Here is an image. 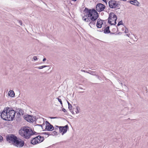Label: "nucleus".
I'll use <instances>...</instances> for the list:
<instances>
[{
	"label": "nucleus",
	"mask_w": 148,
	"mask_h": 148,
	"mask_svg": "<svg viewBox=\"0 0 148 148\" xmlns=\"http://www.w3.org/2000/svg\"><path fill=\"white\" fill-rule=\"evenodd\" d=\"M105 8L106 6L101 3H98L96 5V10L94 9H88L85 8L84 12L86 14L82 17V20L85 22H89L88 25L91 27V25H95L96 21L99 16L97 11L100 12L103 11Z\"/></svg>",
	"instance_id": "nucleus-1"
},
{
	"label": "nucleus",
	"mask_w": 148,
	"mask_h": 148,
	"mask_svg": "<svg viewBox=\"0 0 148 148\" xmlns=\"http://www.w3.org/2000/svg\"><path fill=\"white\" fill-rule=\"evenodd\" d=\"M31 129L27 126L21 127L19 131L20 135L24 138L29 139L31 136Z\"/></svg>",
	"instance_id": "nucleus-2"
},
{
	"label": "nucleus",
	"mask_w": 148,
	"mask_h": 148,
	"mask_svg": "<svg viewBox=\"0 0 148 148\" xmlns=\"http://www.w3.org/2000/svg\"><path fill=\"white\" fill-rule=\"evenodd\" d=\"M8 109L6 118L8 121H12L15 117L16 114V112L12 108L7 107Z\"/></svg>",
	"instance_id": "nucleus-3"
},
{
	"label": "nucleus",
	"mask_w": 148,
	"mask_h": 148,
	"mask_svg": "<svg viewBox=\"0 0 148 148\" xmlns=\"http://www.w3.org/2000/svg\"><path fill=\"white\" fill-rule=\"evenodd\" d=\"M117 16L113 12H110L108 18V23L111 25H115L116 23Z\"/></svg>",
	"instance_id": "nucleus-4"
},
{
	"label": "nucleus",
	"mask_w": 148,
	"mask_h": 148,
	"mask_svg": "<svg viewBox=\"0 0 148 148\" xmlns=\"http://www.w3.org/2000/svg\"><path fill=\"white\" fill-rule=\"evenodd\" d=\"M44 140V137L38 135L34 138L31 140L30 143L33 145H35L43 142Z\"/></svg>",
	"instance_id": "nucleus-5"
},
{
	"label": "nucleus",
	"mask_w": 148,
	"mask_h": 148,
	"mask_svg": "<svg viewBox=\"0 0 148 148\" xmlns=\"http://www.w3.org/2000/svg\"><path fill=\"white\" fill-rule=\"evenodd\" d=\"M17 137L13 134H9L6 136V140L8 141L9 143L12 142V144L13 145L17 139Z\"/></svg>",
	"instance_id": "nucleus-6"
},
{
	"label": "nucleus",
	"mask_w": 148,
	"mask_h": 148,
	"mask_svg": "<svg viewBox=\"0 0 148 148\" xmlns=\"http://www.w3.org/2000/svg\"><path fill=\"white\" fill-rule=\"evenodd\" d=\"M24 141L20 138H17L13 145L17 147L21 148L25 145Z\"/></svg>",
	"instance_id": "nucleus-7"
},
{
	"label": "nucleus",
	"mask_w": 148,
	"mask_h": 148,
	"mask_svg": "<svg viewBox=\"0 0 148 148\" xmlns=\"http://www.w3.org/2000/svg\"><path fill=\"white\" fill-rule=\"evenodd\" d=\"M56 126L58 127H59L60 132L61 133H62V135L66 132L68 129L69 128V126L68 125L64 126Z\"/></svg>",
	"instance_id": "nucleus-8"
},
{
	"label": "nucleus",
	"mask_w": 148,
	"mask_h": 148,
	"mask_svg": "<svg viewBox=\"0 0 148 148\" xmlns=\"http://www.w3.org/2000/svg\"><path fill=\"white\" fill-rule=\"evenodd\" d=\"M8 111V109H7V108L6 107L4 108V110L1 113V118L4 120L8 121V119L6 118Z\"/></svg>",
	"instance_id": "nucleus-9"
},
{
	"label": "nucleus",
	"mask_w": 148,
	"mask_h": 148,
	"mask_svg": "<svg viewBox=\"0 0 148 148\" xmlns=\"http://www.w3.org/2000/svg\"><path fill=\"white\" fill-rule=\"evenodd\" d=\"M116 1L114 0H111L108 2L109 6L111 8H115Z\"/></svg>",
	"instance_id": "nucleus-10"
},
{
	"label": "nucleus",
	"mask_w": 148,
	"mask_h": 148,
	"mask_svg": "<svg viewBox=\"0 0 148 148\" xmlns=\"http://www.w3.org/2000/svg\"><path fill=\"white\" fill-rule=\"evenodd\" d=\"M54 129V127L52 125L50 124L48 125H46L45 129L43 130V131H51L53 130Z\"/></svg>",
	"instance_id": "nucleus-11"
},
{
	"label": "nucleus",
	"mask_w": 148,
	"mask_h": 148,
	"mask_svg": "<svg viewBox=\"0 0 148 148\" xmlns=\"http://www.w3.org/2000/svg\"><path fill=\"white\" fill-rule=\"evenodd\" d=\"M25 119L28 122H33L35 121V120L32 118V116L29 115L25 117Z\"/></svg>",
	"instance_id": "nucleus-12"
},
{
	"label": "nucleus",
	"mask_w": 148,
	"mask_h": 148,
	"mask_svg": "<svg viewBox=\"0 0 148 148\" xmlns=\"http://www.w3.org/2000/svg\"><path fill=\"white\" fill-rule=\"evenodd\" d=\"M97 21L96 24L97 27L98 28H101L103 24L102 20L100 18L97 19Z\"/></svg>",
	"instance_id": "nucleus-13"
},
{
	"label": "nucleus",
	"mask_w": 148,
	"mask_h": 148,
	"mask_svg": "<svg viewBox=\"0 0 148 148\" xmlns=\"http://www.w3.org/2000/svg\"><path fill=\"white\" fill-rule=\"evenodd\" d=\"M110 27L108 26L106 27H105L104 29V33L105 34H108L110 33Z\"/></svg>",
	"instance_id": "nucleus-14"
},
{
	"label": "nucleus",
	"mask_w": 148,
	"mask_h": 148,
	"mask_svg": "<svg viewBox=\"0 0 148 148\" xmlns=\"http://www.w3.org/2000/svg\"><path fill=\"white\" fill-rule=\"evenodd\" d=\"M130 2L132 4L138 6L139 4V2L136 0L130 1Z\"/></svg>",
	"instance_id": "nucleus-15"
},
{
	"label": "nucleus",
	"mask_w": 148,
	"mask_h": 148,
	"mask_svg": "<svg viewBox=\"0 0 148 148\" xmlns=\"http://www.w3.org/2000/svg\"><path fill=\"white\" fill-rule=\"evenodd\" d=\"M8 95L11 97H13L15 95L14 91L12 90H10L8 93Z\"/></svg>",
	"instance_id": "nucleus-16"
},
{
	"label": "nucleus",
	"mask_w": 148,
	"mask_h": 148,
	"mask_svg": "<svg viewBox=\"0 0 148 148\" xmlns=\"http://www.w3.org/2000/svg\"><path fill=\"white\" fill-rule=\"evenodd\" d=\"M31 136L34 135H38V134H41L40 133H38L35 131L33 132L32 129H31Z\"/></svg>",
	"instance_id": "nucleus-17"
},
{
	"label": "nucleus",
	"mask_w": 148,
	"mask_h": 148,
	"mask_svg": "<svg viewBox=\"0 0 148 148\" xmlns=\"http://www.w3.org/2000/svg\"><path fill=\"white\" fill-rule=\"evenodd\" d=\"M40 133L42 134H45V135H48V136L47 137H48L50 135H51V132H44L42 133Z\"/></svg>",
	"instance_id": "nucleus-18"
},
{
	"label": "nucleus",
	"mask_w": 148,
	"mask_h": 148,
	"mask_svg": "<svg viewBox=\"0 0 148 148\" xmlns=\"http://www.w3.org/2000/svg\"><path fill=\"white\" fill-rule=\"evenodd\" d=\"M88 71L89 72H88V73L93 75H96L95 73L96 72L95 71H92L90 70H89Z\"/></svg>",
	"instance_id": "nucleus-19"
},
{
	"label": "nucleus",
	"mask_w": 148,
	"mask_h": 148,
	"mask_svg": "<svg viewBox=\"0 0 148 148\" xmlns=\"http://www.w3.org/2000/svg\"><path fill=\"white\" fill-rule=\"evenodd\" d=\"M51 135L52 136H55L58 135V133L56 131H54L51 132Z\"/></svg>",
	"instance_id": "nucleus-20"
},
{
	"label": "nucleus",
	"mask_w": 148,
	"mask_h": 148,
	"mask_svg": "<svg viewBox=\"0 0 148 148\" xmlns=\"http://www.w3.org/2000/svg\"><path fill=\"white\" fill-rule=\"evenodd\" d=\"M47 66H47V65H43V66H39V67H35V68L38 69H42L45 67H46Z\"/></svg>",
	"instance_id": "nucleus-21"
},
{
	"label": "nucleus",
	"mask_w": 148,
	"mask_h": 148,
	"mask_svg": "<svg viewBox=\"0 0 148 148\" xmlns=\"http://www.w3.org/2000/svg\"><path fill=\"white\" fill-rule=\"evenodd\" d=\"M18 113H19L21 114H22V115H23L24 114V111L23 110L20 109V110H19Z\"/></svg>",
	"instance_id": "nucleus-22"
},
{
	"label": "nucleus",
	"mask_w": 148,
	"mask_h": 148,
	"mask_svg": "<svg viewBox=\"0 0 148 148\" xmlns=\"http://www.w3.org/2000/svg\"><path fill=\"white\" fill-rule=\"evenodd\" d=\"M123 25V21H121L119 22L118 23V24L117 25V26H118L121 25Z\"/></svg>",
	"instance_id": "nucleus-23"
},
{
	"label": "nucleus",
	"mask_w": 148,
	"mask_h": 148,
	"mask_svg": "<svg viewBox=\"0 0 148 148\" xmlns=\"http://www.w3.org/2000/svg\"><path fill=\"white\" fill-rule=\"evenodd\" d=\"M116 8L117 9H120V6L118 4L116 3V5L115 7V8Z\"/></svg>",
	"instance_id": "nucleus-24"
},
{
	"label": "nucleus",
	"mask_w": 148,
	"mask_h": 148,
	"mask_svg": "<svg viewBox=\"0 0 148 148\" xmlns=\"http://www.w3.org/2000/svg\"><path fill=\"white\" fill-rule=\"evenodd\" d=\"M72 105L71 104H69V109L70 111H71V110H72Z\"/></svg>",
	"instance_id": "nucleus-25"
},
{
	"label": "nucleus",
	"mask_w": 148,
	"mask_h": 148,
	"mask_svg": "<svg viewBox=\"0 0 148 148\" xmlns=\"http://www.w3.org/2000/svg\"><path fill=\"white\" fill-rule=\"evenodd\" d=\"M21 116V114L19 113H17L16 117L17 118L19 119L20 118Z\"/></svg>",
	"instance_id": "nucleus-26"
},
{
	"label": "nucleus",
	"mask_w": 148,
	"mask_h": 148,
	"mask_svg": "<svg viewBox=\"0 0 148 148\" xmlns=\"http://www.w3.org/2000/svg\"><path fill=\"white\" fill-rule=\"evenodd\" d=\"M17 21L19 23L20 25H22L23 23L22 21L21 20H17Z\"/></svg>",
	"instance_id": "nucleus-27"
},
{
	"label": "nucleus",
	"mask_w": 148,
	"mask_h": 148,
	"mask_svg": "<svg viewBox=\"0 0 148 148\" xmlns=\"http://www.w3.org/2000/svg\"><path fill=\"white\" fill-rule=\"evenodd\" d=\"M128 32V30L127 28L125 27V32L126 33H127Z\"/></svg>",
	"instance_id": "nucleus-28"
},
{
	"label": "nucleus",
	"mask_w": 148,
	"mask_h": 148,
	"mask_svg": "<svg viewBox=\"0 0 148 148\" xmlns=\"http://www.w3.org/2000/svg\"><path fill=\"white\" fill-rule=\"evenodd\" d=\"M33 59L34 60H37V58L36 56H34L33 57Z\"/></svg>",
	"instance_id": "nucleus-29"
},
{
	"label": "nucleus",
	"mask_w": 148,
	"mask_h": 148,
	"mask_svg": "<svg viewBox=\"0 0 148 148\" xmlns=\"http://www.w3.org/2000/svg\"><path fill=\"white\" fill-rule=\"evenodd\" d=\"M45 123L46 124V125H48L50 124H51L49 123V122L47 121H46L45 122Z\"/></svg>",
	"instance_id": "nucleus-30"
},
{
	"label": "nucleus",
	"mask_w": 148,
	"mask_h": 148,
	"mask_svg": "<svg viewBox=\"0 0 148 148\" xmlns=\"http://www.w3.org/2000/svg\"><path fill=\"white\" fill-rule=\"evenodd\" d=\"M3 140V137L1 135H0V142Z\"/></svg>",
	"instance_id": "nucleus-31"
},
{
	"label": "nucleus",
	"mask_w": 148,
	"mask_h": 148,
	"mask_svg": "<svg viewBox=\"0 0 148 148\" xmlns=\"http://www.w3.org/2000/svg\"><path fill=\"white\" fill-rule=\"evenodd\" d=\"M58 101L60 103V104L62 106V101L61 99H60Z\"/></svg>",
	"instance_id": "nucleus-32"
},
{
	"label": "nucleus",
	"mask_w": 148,
	"mask_h": 148,
	"mask_svg": "<svg viewBox=\"0 0 148 148\" xmlns=\"http://www.w3.org/2000/svg\"><path fill=\"white\" fill-rule=\"evenodd\" d=\"M77 107V111H75V112H76V114H77L79 112L78 109Z\"/></svg>",
	"instance_id": "nucleus-33"
},
{
	"label": "nucleus",
	"mask_w": 148,
	"mask_h": 148,
	"mask_svg": "<svg viewBox=\"0 0 148 148\" xmlns=\"http://www.w3.org/2000/svg\"><path fill=\"white\" fill-rule=\"evenodd\" d=\"M62 111L64 112H66V110L64 108H62Z\"/></svg>",
	"instance_id": "nucleus-34"
},
{
	"label": "nucleus",
	"mask_w": 148,
	"mask_h": 148,
	"mask_svg": "<svg viewBox=\"0 0 148 148\" xmlns=\"http://www.w3.org/2000/svg\"><path fill=\"white\" fill-rule=\"evenodd\" d=\"M49 117L51 119H56V118H57V117Z\"/></svg>",
	"instance_id": "nucleus-35"
},
{
	"label": "nucleus",
	"mask_w": 148,
	"mask_h": 148,
	"mask_svg": "<svg viewBox=\"0 0 148 148\" xmlns=\"http://www.w3.org/2000/svg\"><path fill=\"white\" fill-rule=\"evenodd\" d=\"M20 109H17L16 110V111H15L16 112H16L17 113H18L19 111V110H20Z\"/></svg>",
	"instance_id": "nucleus-36"
},
{
	"label": "nucleus",
	"mask_w": 148,
	"mask_h": 148,
	"mask_svg": "<svg viewBox=\"0 0 148 148\" xmlns=\"http://www.w3.org/2000/svg\"><path fill=\"white\" fill-rule=\"evenodd\" d=\"M102 21H103V23H106L107 21V20H102Z\"/></svg>",
	"instance_id": "nucleus-37"
},
{
	"label": "nucleus",
	"mask_w": 148,
	"mask_h": 148,
	"mask_svg": "<svg viewBox=\"0 0 148 148\" xmlns=\"http://www.w3.org/2000/svg\"><path fill=\"white\" fill-rule=\"evenodd\" d=\"M41 125H41V127L42 128V129H43V127L45 125V124L44 123H43V124H41Z\"/></svg>",
	"instance_id": "nucleus-38"
},
{
	"label": "nucleus",
	"mask_w": 148,
	"mask_h": 148,
	"mask_svg": "<svg viewBox=\"0 0 148 148\" xmlns=\"http://www.w3.org/2000/svg\"><path fill=\"white\" fill-rule=\"evenodd\" d=\"M96 77H97V78L99 79H100V78H99V75H95Z\"/></svg>",
	"instance_id": "nucleus-39"
},
{
	"label": "nucleus",
	"mask_w": 148,
	"mask_h": 148,
	"mask_svg": "<svg viewBox=\"0 0 148 148\" xmlns=\"http://www.w3.org/2000/svg\"><path fill=\"white\" fill-rule=\"evenodd\" d=\"M110 34H115V33H114V32H110Z\"/></svg>",
	"instance_id": "nucleus-40"
},
{
	"label": "nucleus",
	"mask_w": 148,
	"mask_h": 148,
	"mask_svg": "<svg viewBox=\"0 0 148 148\" xmlns=\"http://www.w3.org/2000/svg\"><path fill=\"white\" fill-rule=\"evenodd\" d=\"M46 58H44L43 59L42 61H43V62H44V61H46Z\"/></svg>",
	"instance_id": "nucleus-41"
},
{
	"label": "nucleus",
	"mask_w": 148,
	"mask_h": 148,
	"mask_svg": "<svg viewBox=\"0 0 148 148\" xmlns=\"http://www.w3.org/2000/svg\"><path fill=\"white\" fill-rule=\"evenodd\" d=\"M81 71L82 72H85V70H83V69H82L81 70Z\"/></svg>",
	"instance_id": "nucleus-42"
},
{
	"label": "nucleus",
	"mask_w": 148,
	"mask_h": 148,
	"mask_svg": "<svg viewBox=\"0 0 148 148\" xmlns=\"http://www.w3.org/2000/svg\"><path fill=\"white\" fill-rule=\"evenodd\" d=\"M104 29H103V28L102 29V30H100V32H104V30H103Z\"/></svg>",
	"instance_id": "nucleus-43"
},
{
	"label": "nucleus",
	"mask_w": 148,
	"mask_h": 148,
	"mask_svg": "<svg viewBox=\"0 0 148 148\" xmlns=\"http://www.w3.org/2000/svg\"><path fill=\"white\" fill-rule=\"evenodd\" d=\"M41 125V124H37L36 125H37V126H41V125Z\"/></svg>",
	"instance_id": "nucleus-44"
},
{
	"label": "nucleus",
	"mask_w": 148,
	"mask_h": 148,
	"mask_svg": "<svg viewBox=\"0 0 148 148\" xmlns=\"http://www.w3.org/2000/svg\"><path fill=\"white\" fill-rule=\"evenodd\" d=\"M121 32H119V33H116V34H121Z\"/></svg>",
	"instance_id": "nucleus-45"
},
{
	"label": "nucleus",
	"mask_w": 148,
	"mask_h": 148,
	"mask_svg": "<svg viewBox=\"0 0 148 148\" xmlns=\"http://www.w3.org/2000/svg\"><path fill=\"white\" fill-rule=\"evenodd\" d=\"M60 97V96L58 97L56 99H58V101H59V100H60V99L59 98V97Z\"/></svg>",
	"instance_id": "nucleus-46"
},
{
	"label": "nucleus",
	"mask_w": 148,
	"mask_h": 148,
	"mask_svg": "<svg viewBox=\"0 0 148 148\" xmlns=\"http://www.w3.org/2000/svg\"><path fill=\"white\" fill-rule=\"evenodd\" d=\"M71 113H72V114H74V111H72L71 110V111H70Z\"/></svg>",
	"instance_id": "nucleus-47"
},
{
	"label": "nucleus",
	"mask_w": 148,
	"mask_h": 148,
	"mask_svg": "<svg viewBox=\"0 0 148 148\" xmlns=\"http://www.w3.org/2000/svg\"><path fill=\"white\" fill-rule=\"evenodd\" d=\"M88 72H89V71H87L85 70V73H88Z\"/></svg>",
	"instance_id": "nucleus-48"
},
{
	"label": "nucleus",
	"mask_w": 148,
	"mask_h": 148,
	"mask_svg": "<svg viewBox=\"0 0 148 148\" xmlns=\"http://www.w3.org/2000/svg\"><path fill=\"white\" fill-rule=\"evenodd\" d=\"M67 102L68 103V106H69V104H70V103L68 101H67Z\"/></svg>",
	"instance_id": "nucleus-49"
},
{
	"label": "nucleus",
	"mask_w": 148,
	"mask_h": 148,
	"mask_svg": "<svg viewBox=\"0 0 148 148\" xmlns=\"http://www.w3.org/2000/svg\"><path fill=\"white\" fill-rule=\"evenodd\" d=\"M130 35V34H126V36H129V35Z\"/></svg>",
	"instance_id": "nucleus-50"
},
{
	"label": "nucleus",
	"mask_w": 148,
	"mask_h": 148,
	"mask_svg": "<svg viewBox=\"0 0 148 148\" xmlns=\"http://www.w3.org/2000/svg\"><path fill=\"white\" fill-rule=\"evenodd\" d=\"M73 1H76L77 0H72Z\"/></svg>",
	"instance_id": "nucleus-51"
},
{
	"label": "nucleus",
	"mask_w": 148,
	"mask_h": 148,
	"mask_svg": "<svg viewBox=\"0 0 148 148\" xmlns=\"http://www.w3.org/2000/svg\"><path fill=\"white\" fill-rule=\"evenodd\" d=\"M121 84L122 85V84H122V83H121Z\"/></svg>",
	"instance_id": "nucleus-52"
},
{
	"label": "nucleus",
	"mask_w": 148,
	"mask_h": 148,
	"mask_svg": "<svg viewBox=\"0 0 148 148\" xmlns=\"http://www.w3.org/2000/svg\"><path fill=\"white\" fill-rule=\"evenodd\" d=\"M117 31H118V29L117 27Z\"/></svg>",
	"instance_id": "nucleus-53"
},
{
	"label": "nucleus",
	"mask_w": 148,
	"mask_h": 148,
	"mask_svg": "<svg viewBox=\"0 0 148 148\" xmlns=\"http://www.w3.org/2000/svg\"><path fill=\"white\" fill-rule=\"evenodd\" d=\"M56 129L58 130V129L57 128L55 129V130H56Z\"/></svg>",
	"instance_id": "nucleus-54"
}]
</instances>
